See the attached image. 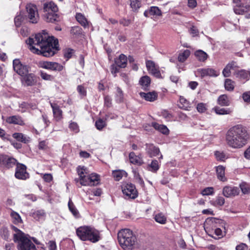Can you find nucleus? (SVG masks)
<instances>
[{
  "label": "nucleus",
  "mask_w": 250,
  "mask_h": 250,
  "mask_svg": "<svg viewBox=\"0 0 250 250\" xmlns=\"http://www.w3.org/2000/svg\"><path fill=\"white\" fill-rule=\"evenodd\" d=\"M77 90L82 98L86 96V88L83 85H79L77 87Z\"/></svg>",
  "instance_id": "de8ad7c7"
},
{
  "label": "nucleus",
  "mask_w": 250,
  "mask_h": 250,
  "mask_svg": "<svg viewBox=\"0 0 250 250\" xmlns=\"http://www.w3.org/2000/svg\"><path fill=\"white\" fill-rule=\"evenodd\" d=\"M225 89L228 91H232L234 88V83L231 80L227 79L225 82Z\"/></svg>",
  "instance_id": "a18cd8bd"
},
{
  "label": "nucleus",
  "mask_w": 250,
  "mask_h": 250,
  "mask_svg": "<svg viewBox=\"0 0 250 250\" xmlns=\"http://www.w3.org/2000/svg\"><path fill=\"white\" fill-rule=\"evenodd\" d=\"M249 139L246 128L241 125L232 126L227 131L225 140L227 144L233 148H240L245 146Z\"/></svg>",
  "instance_id": "f03ea898"
},
{
  "label": "nucleus",
  "mask_w": 250,
  "mask_h": 250,
  "mask_svg": "<svg viewBox=\"0 0 250 250\" xmlns=\"http://www.w3.org/2000/svg\"><path fill=\"white\" fill-rule=\"evenodd\" d=\"M218 103L222 106L229 105V101L227 95L224 94L220 96L218 99Z\"/></svg>",
  "instance_id": "e433bc0d"
},
{
  "label": "nucleus",
  "mask_w": 250,
  "mask_h": 250,
  "mask_svg": "<svg viewBox=\"0 0 250 250\" xmlns=\"http://www.w3.org/2000/svg\"><path fill=\"white\" fill-rule=\"evenodd\" d=\"M215 113L218 115L229 114L231 112L230 109H226L224 108H220L216 107L214 108Z\"/></svg>",
  "instance_id": "c03bdc74"
},
{
  "label": "nucleus",
  "mask_w": 250,
  "mask_h": 250,
  "mask_svg": "<svg viewBox=\"0 0 250 250\" xmlns=\"http://www.w3.org/2000/svg\"><path fill=\"white\" fill-rule=\"evenodd\" d=\"M23 20V18L22 16L21 15L17 16L15 18V23L16 26L17 27L20 26L21 25Z\"/></svg>",
  "instance_id": "680f3d73"
},
{
  "label": "nucleus",
  "mask_w": 250,
  "mask_h": 250,
  "mask_svg": "<svg viewBox=\"0 0 250 250\" xmlns=\"http://www.w3.org/2000/svg\"><path fill=\"white\" fill-rule=\"evenodd\" d=\"M76 233L82 241H89L92 243H96L101 239L99 231L90 227H80L77 229Z\"/></svg>",
  "instance_id": "20e7f679"
},
{
  "label": "nucleus",
  "mask_w": 250,
  "mask_h": 250,
  "mask_svg": "<svg viewBox=\"0 0 250 250\" xmlns=\"http://www.w3.org/2000/svg\"><path fill=\"white\" fill-rule=\"evenodd\" d=\"M50 105L52 108L54 119L57 122L60 121L63 118L62 111L56 103H50Z\"/></svg>",
  "instance_id": "dca6fc26"
},
{
  "label": "nucleus",
  "mask_w": 250,
  "mask_h": 250,
  "mask_svg": "<svg viewBox=\"0 0 250 250\" xmlns=\"http://www.w3.org/2000/svg\"><path fill=\"white\" fill-rule=\"evenodd\" d=\"M146 150L151 157L157 156L160 152L159 149L152 144H147Z\"/></svg>",
  "instance_id": "a878e982"
},
{
  "label": "nucleus",
  "mask_w": 250,
  "mask_h": 250,
  "mask_svg": "<svg viewBox=\"0 0 250 250\" xmlns=\"http://www.w3.org/2000/svg\"><path fill=\"white\" fill-rule=\"evenodd\" d=\"M26 42L31 52L44 57L52 56L59 50L58 40L50 37L45 31L30 37Z\"/></svg>",
  "instance_id": "f257e3e1"
},
{
  "label": "nucleus",
  "mask_w": 250,
  "mask_h": 250,
  "mask_svg": "<svg viewBox=\"0 0 250 250\" xmlns=\"http://www.w3.org/2000/svg\"><path fill=\"white\" fill-rule=\"evenodd\" d=\"M77 172L79 176L80 179H76L75 180L76 182L78 183L79 182L82 186H90L88 175H86L87 174L86 168L84 167H79L77 168Z\"/></svg>",
  "instance_id": "1a4fd4ad"
},
{
  "label": "nucleus",
  "mask_w": 250,
  "mask_h": 250,
  "mask_svg": "<svg viewBox=\"0 0 250 250\" xmlns=\"http://www.w3.org/2000/svg\"><path fill=\"white\" fill-rule=\"evenodd\" d=\"M152 126L156 130H158L164 134H168L169 130L167 127L163 125H160L157 123H152Z\"/></svg>",
  "instance_id": "c756f323"
},
{
  "label": "nucleus",
  "mask_w": 250,
  "mask_h": 250,
  "mask_svg": "<svg viewBox=\"0 0 250 250\" xmlns=\"http://www.w3.org/2000/svg\"><path fill=\"white\" fill-rule=\"evenodd\" d=\"M225 203V199L223 197H217L216 200L214 201V205L219 206H223Z\"/></svg>",
  "instance_id": "e2e57ef3"
},
{
  "label": "nucleus",
  "mask_w": 250,
  "mask_h": 250,
  "mask_svg": "<svg viewBox=\"0 0 250 250\" xmlns=\"http://www.w3.org/2000/svg\"><path fill=\"white\" fill-rule=\"evenodd\" d=\"M223 224V221L221 219L214 218L209 217L208 218L205 223L204 227L205 229H214V228L222 226Z\"/></svg>",
  "instance_id": "9d476101"
},
{
  "label": "nucleus",
  "mask_w": 250,
  "mask_h": 250,
  "mask_svg": "<svg viewBox=\"0 0 250 250\" xmlns=\"http://www.w3.org/2000/svg\"><path fill=\"white\" fill-rule=\"evenodd\" d=\"M195 56L199 61L202 62L205 61L208 57L207 53L201 50L196 51L195 52Z\"/></svg>",
  "instance_id": "ea45409f"
},
{
  "label": "nucleus",
  "mask_w": 250,
  "mask_h": 250,
  "mask_svg": "<svg viewBox=\"0 0 250 250\" xmlns=\"http://www.w3.org/2000/svg\"><path fill=\"white\" fill-rule=\"evenodd\" d=\"M240 191L237 187L227 186L223 189V194L226 197H232L238 195Z\"/></svg>",
  "instance_id": "4468645a"
},
{
  "label": "nucleus",
  "mask_w": 250,
  "mask_h": 250,
  "mask_svg": "<svg viewBox=\"0 0 250 250\" xmlns=\"http://www.w3.org/2000/svg\"><path fill=\"white\" fill-rule=\"evenodd\" d=\"M134 177L137 183H138L141 186L144 184L143 179L141 177L139 172L136 170L133 171Z\"/></svg>",
  "instance_id": "3c124183"
},
{
  "label": "nucleus",
  "mask_w": 250,
  "mask_h": 250,
  "mask_svg": "<svg viewBox=\"0 0 250 250\" xmlns=\"http://www.w3.org/2000/svg\"><path fill=\"white\" fill-rule=\"evenodd\" d=\"M68 206L70 211L72 213L74 216L76 218H79L80 216L79 212L76 208L71 199H69V200Z\"/></svg>",
  "instance_id": "72a5a7b5"
},
{
  "label": "nucleus",
  "mask_w": 250,
  "mask_h": 250,
  "mask_svg": "<svg viewBox=\"0 0 250 250\" xmlns=\"http://www.w3.org/2000/svg\"><path fill=\"white\" fill-rule=\"evenodd\" d=\"M12 137L18 141L26 144L30 141V138L21 133H14Z\"/></svg>",
  "instance_id": "b1692460"
},
{
  "label": "nucleus",
  "mask_w": 250,
  "mask_h": 250,
  "mask_svg": "<svg viewBox=\"0 0 250 250\" xmlns=\"http://www.w3.org/2000/svg\"><path fill=\"white\" fill-rule=\"evenodd\" d=\"M104 105L107 107H110L112 104L111 99L108 96H106L104 98Z\"/></svg>",
  "instance_id": "774afa93"
},
{
  "label": "nucleus",
  "mask_w": 250,
  "mask_h": 250,
  "mask_svg": "<svg viewBox=\"0 0 250 250\" xmlns=\"http://www.w3.org/2000/svg\"><path fill=\"white\" fill-rule=\"evenodd\" d=\"M26 8L30 22L32 23H37L39 16L37 6L33 4L29 3L27 4Z\"/></svg>",
  "instance_id": "6e6552de"
},
{
  "label": "nucleus",
  "mask_w": 250,
  "mask_h": 250,
  "mask_svg": "<svg viewBox=\"0 0 250 250\" xmlns=\"http://www.w3.org/2000/svg\"><path fill=\"white\" fill-rule=\"evenodd\" d=\"M43 10L44 13L57 12L58 8L54 2L50 1L44 4Z\"/></svg>",
  "instance_id": "4be33fe9"
},
{
  "label": "nucleus",
  "mask_w": 250,
  "mask_h": 250,
  "mask_svg": "<svg viewBox=\"0 0 250 250\" xmlns=\"http://www.w3.org/2000/svg\"><path fill=\"white\" fill-rule=\"evenodd\" d=\"M115 62L117 65L121 68H125L126 65L127 57L124 54L119 56L118 59L116 60Z\"/></svg>",
  "instance_id": "2f4dec72"
},
{
  "label": "nucleus",
  "mask_w": 250,
  "mask_h": 250,
  "mask_svg": "<svg viewBox=\"0 0 250 250\" xmlns=\"http://www.w3.org/2000/svg\"><path fill=\"white\" fill-rule=\"evenodd\" d=\"M234 75L240 80L246 82L249 79L250 72L245 70H240L234 72Z\"/></svg>",
  "instance_id": "5701e85b"
},
{
  "label": "nucleus",
  "mask_w": 250,
  "mask_h": 250,
  "mask_svg": "<svg viewBox=\"0 0 250 250\" xmlns=\"http://www.w3.org/2000/svg\"><path fill=\"white\" fill-rule=\"evenodd\" d=\"M77 21L84 28L89 27L90 22L87 20L84 15L81 13H77L75 16Z\"/></svg>",
  "instance_id": "6ab92c4d"
},
{
  "label": "nucleus",
  "mask_w": 250,
  "mask_h": 250,
  "mask_svg": "<svg viewBox=\"0 0 250 250\" xmlns=\"http://www.w3.org/2000/svg\"><path fill=\"white\" fill-rule=\"evenodd\" d=\"M41 77L44 80L52 81L54 80V77L53 76L48 74L43 71L41 72Z\"/></svg>",
  "instance_id": "4d7b16f0"
},
{
  "label": "nucleus",
  "mask_w": 250,
  "mask_h": 250,
  "mask_svg": "<svg viewBox=\"0 0 250 250\" xmlns=\"http://www.w3.org/2000/svg\"><path fill=\"white\" fill-rule=\"evenodd\" d=\"M203 195H210L214 193V188L212 187H208L204 188L201 192Z\"/></svg>",
  "instance_id": "6e6d98bb"
},
{
  "label": "nucleus",
  "mask_w": 250,
  "mask_h": 250,
  "mask_svg": "<svg viewBox=\"0 0 250 250\" xmlns=\"http://www.w3.org/2000/svg\"><path fill=\"white\" fill-rule=\"evenodd\" d=\"M178 106L181 109L189 110L191 107V104L184 97L180 96L179 98V103L178 104Z\"/></svg>",
  "instance_id": "cd10ccee"
},
{
  "label": "nucleus",
  "mask_w": 250,
  "mask_h": 250,
  "mask_svg": "<svg viewBox=\"0 0 250 250\" xmlns=\"http://www.w3.org/2000/svg\"><path fill=\"white\" fill-rule=\"evenodd\" d=\"M127 175V173L123 170H116L112 172V175L117 181H120L123 177H126Z\"/></svg>",
  "instance_id": "7c9ffc66"
},
{
  "label": "nucleus",
  "mask_w": 250,
  "mask_h": 250,
  "mask_svg": "<svg viewBox=\"0 0 250 250\" xmlns=\"http://www.w3.org/2000/svg\"><path fill=\"white\" fill-rule=\"evenodd\" d=\"M235 14L243 15L250 11V0H233Z\"/></svg>",
  "instance_id": "423d86ee"
},
{
  "label": "nucleus",
  "mask_w": 250,
  "mask_h": 250,
  "mask_svg": "<svg viewBox=\"0 0 250 250\" xmlns=\"http://www.w3.org/2000/svg\"><path fill=\"white\" fill-rule=\"evenodd\" d=\"M230 67L229 65H227L224 68L222 73L225 77H229L230 76L231 71Z\"/></svg>",
  "instance_id": "bf43d9fd"
},
{
  "label": "nucleus",
  "mask_w": 250,
  "mask_h": 250,
  "mask_svg": "<svg viewBox=\"0 0 250 250\" xmlns=\"http://www.w3.org/2000/svg\"><path fill=\"white\" fill-rule=\"evenodd\" d=\"M129 159L130 162L133 164L141 166L143 164L142 159L138 156L135 155V153L131 152L129 154Z\"/></svg>",
  "instance_id": "393cba45"
},
{
  "label": "nucleus",
  "mask_w": 250,
  "mask_h": 250,
  "mask_svg": "<svg viewBox=\"0 0 250 250\" xmlns=\"http://www.w3.org/2000/svg\"><path fill=\"white\" fill-rule=\"evenodd\" d=\"M149 167L151 168L150 170L152 172H156L159 168V165L158 161L156 160H153Z\"/></svg>",
  "instance_id": "8fccbe9b"
},
{
  "label": "nucleus",
  "mask_w": 250,
  "mask_h": 250,
  "mask_svg": "<svg viewBox=\"0 0 250 250\" xmlns=\"http://www.w3.org/2000/svg\"><path fill=\"white\" fill-rule=\"evenodd\" d=\"M130 6L134 11L137 10L141 6V2L139 0H130Z\"/></svg>",
  "instance_id": "603ef678"
},
{
  "label": "nucleus",
  "mask_w": 250,
  "mask_h": 250,
  "mask_svg": "<svg viewBox=\"0 0 250 250\" xmlns=\"http://www.w3.org/2000/svg\"><path fill=\"white\" fill-rule=\"evenodd\" d=\"M44 17L45 20L48 22H54L59 21V19L57 12L44 13Z\"/></svg>",
  "instance_id": "bb28decb"
},
{
  "label": "nucleus",
  "mask_w": 250,
  "mask_h": 250,
  "mask_svg": "<svg viewBox=\"0 0 250 250\" xmlns=\"http://www.w3.org/2000/svg\"><path fill=\"white\" fill-rule=\"evenodd\" d=\"M196 108L199 112H205L207 110L206 104L202 103H199L197 104Z\"/></svg>",
  "instance_id": "052dcab7"
},
{
  "label": "nucleus",
  "mask_w": 250,
  "mask_h": 250,
  "mask_svg": "<svg viewBox=\"0 0 250 250\" xmlns=\"http://www.w3.org/2000/svg\"><path fill=\"white\" fill-rule=\"evenodd\" d=\"M242 193L244 194L250 193V185L246 182H242L239 185Z\"/></svg>",
  "instance_id": "37998d69"
},
{
  "label": "nucleus",
  "mask_w": 250,
  "mask_h": 250,
  "mask_svg": "<svg viewBox=\"0 0 250 250\" xmlns=\"http://www.w3.org/2000/svg\"><path fill=\"white\" fill-rule=\"evenodd\" d=\"M15 177L19 179L25 180L29 178V174L26 171V167L21 164H17Z\"/></svg>",
  "instance_id": "ddd939ff"
},
{
  "label": "nucleus",
  "mask_w": 250,
  "mask_h": 250,
  "mask_svg": "<svg viewBox=\"0 0 250 250\" xmlns=\"http://www.w3.org/2000/svg\"><path fill=\"white\" fill-rule=\"evenodd\" d=\"M17 164V160L13 158L6 155L3 167L9 168L13 167Z\"/></svg>",
  "instance_id": "473e14b6"
},
{
  "label": "nucleus",
  "mask_w": 250,
  "mask_h": 250,
  "mask_svg": "<svg viewBox=\"0 0 250 250\" xmlns=\"http://www.w3.org/2000/svg\"><path fill=\"white\" fill-rule=\"evenodd\" d=\"M42 178L46 182L50 183L53 180V176L51 174L45 173L43 175Z\"/></svg>",
  "instance_id": "69168bd1"
},
{
  "label": "nucleus",
  "mask_w": 250,
  "mask_h": 250,
  "mask_svg": "<svg viewBox=\"0 0 250 250\" xmlns=\"http://www.w3.org/2000/svg\"><path fill=\"white\" fill-rule=\"evenodd\" d=\"M149 10L151 16L158 17L162 15L161 10L157 6H151Z\"/></svg>",
  "instance_id": "79ce46f5"
},
{
  "label": "nucleus",
  "mask_w": 250,
  "mask_h": 250,
  "mask_svg": "<svg viewBox=\"0 0 250 250\" xmlns=\"http://www.w3.org/2000/svg\"><path fill=\"white\" fill-rule=\"evenodd\" d=\"M124 99V94L122 90L119 87L117 88L116 93V100L117 102L121 103L123 102Z\"/></svg>",
  "instance_id": "09e8293b"
},
{
  "label": "nucleus",
  "mask_w": 250,
  "mask_h": 250,
  "mask_svg": "<svg viewBox=\"0 0 250 250\" xmlns=\"http://www.w3.org/2000/svg\"><path fill=\"white\" fill-rule=\"evenodd\" d=\"M242 98L245 102L250 103V91L244 92L242 95Z\"/></svg>",
  "instance_id": "0e129e2a"
},
{
  "label": "nucleus",
  "mask_w": 250,
  "mask_h": 250,
  "mask_svg": "<svg viewBox=\"0 0 250 250\" xmlns=\"http://www.w3.org/2000/svg\"><path fill=\"white\" fill-rule=\"evenodd\" d=\"M15 233L13 234V240L18 243V250H37L35 245L30 239V237L25 234L15 226H12Z\"/></svg>",
  "instance_id": "7ed1b4c3"
},
{
  "label": "nucleus",
  "mask_w": 250,
  "mask_h": 250,
  "mask_svg": "<svg viewBox=\"0 0 250 250\" xmlns=\"http://www.w3.org/2000/svg\"><path fill=\"white\" fill-rule=\"evenodd\" d=\"M10 213L12 222L15 224H18L22 222L21 218L18 213L12 210Z\"/></svg>",
  "instance_id": "c9c22d12"
},
{
  "label": "nucleus",
  "mask_w": 250,
  "mask_h": 250,
  "mask_svg": "<svg viewBox=\"0 0 250 250\" xmlns=\"http://www.w3.org/2000/svg\"><path fill=\"white\" fill-rule=\"evenodd\" d=\"M190 55V51L186 49L179 53L178 60L180 62H185Z\"/></svg>",
  "instance_id": "f704fd0d"
},
{
  "label": "nucleus",
  "mask_w": 250,
  "mask_h": 250,
  "mask_svg": "<svg viewBox=\"0 0 250 250\" xmlns=\"http://www.w3.org/2000/svg\"><path fill=\"white\" fill-rule=\"evenodd\" d=\"M106 125L104 121L101 119H98L95 123V126L98 130H102Z\"/></svg>",
  "instance_id": "5fc2aeb1"
},
{
  "label": "nucleus",
  "mask_w": 250,
  "mask_h": 250,
  "mask_svg": "<svg viewBox=\"0 0 250 250\" xmlns=\"http://www.w3.org/2000/svg\"><path fill=\"white\" fill-rule=\"evenodd\" d=\"M6 122L10 124H15L20 125H24V123L21 117L17 115H14L7 117L6 119Z\"/></svg>",
  "instance_id": "412c9836"
},
{
  "label": "nucleus",
  "mask_w": 250,
  "mask_h": 250,
  "mask_svg": "<svg viewBox=\"0 0 250 250\" xmlns=\"http://www.w3.org/2000/svg\"><path fill=\"white\" fill-rule=\"evenodd\" d=\"M225 167L222 166L217 167L216 169L218 178L223 182L227 181V178L225 176Z\"/></svg>",
  "instance_id": "c85d7f7f"
},
{
  "label": "nucleus",
  "mask_w": 250,
  "mask_h": 250,
  "mask_svg": "<svg viewBox=\"0 0 250 250\" xmlns=\"http://www.w3.org/2000/svg\"><path fill=\"white\" fill-rule=\"evenodd\" d=\"M139 83L142 87L146 89L150 83V78L147 76H145L141 78Z\"/></svg>",
  "instance_id": "4c0bfd02"
},
{
  "label": "nucleus",
  "mask_w": 250,
  "mask_h": 250,
  "mask_svg": "<svg viewBox=\"0 0 250 250\" xmlns=\"http://www.w3.org/2000/svg\"><path fill=\"white\" fill-rule=\"evenodd\" d=\"M118 239L121 246L125 250L130 249L135 244L136 238L129 229H124L118 233Z\"/></svg>",
  "instance_id": "39448f33"
},
{
  "label": "nucleus",
  "mask_w": 250,
  "mask_h": 250,
  "mask_svg": "<svg viewBox=\"0 0 250 250\" xmlns=\"http://www.w3.org/2000/svg\"><path fill=\"white\" fill-rule=\"evenodd\" d=\"M22 76V83L24 86H32L37 83L36 77L32 73H27Z\"/></svg>",
  "instance_id": "2eb2a0df"
},
{
  "label": "nucleus",
  "mask_w": 250,
  "mask_h": 250,
  "mask_svg": "<svg viewBox=\"0 0 250 250\" xmlns=\"http://www.w3.org/2000/svg\"><path fill=\"white\" fill-rule=\"evenodd\" d=\"M215 156L216 159L218 161H224L227 159L226 155L223 152L217 151L215 152Z\"/></svg>",
  "instance_id": "864d4df0"
},
{
  "label": "nucleus",
  "mask_w": 250,
  "mask_h": 250,
  "mask_svg": "<svg viewBox=\"0 0 250 250\" xmlns=\"http://www.w3.org/2000/svg\"><path fill=\"white\" fill-rule=\"evenodd\" d=\"M68 127L71 131H73L75 133H78L80 131L78 125L75 122L70 121Z\"/></svg>",
  "instance_id": "49530a36"
},
{
  "label": "nucleus",
  "mask_w": 250,
  "mask_h": 250,
  "mask_svg": "<svg viewBox=\"0 0 250 250\" xmlns=\"http://www.w3.org/2000/svg\"><path fill=\"white\" fill-rule=\"evenodd\" d=\"M146 66L148 71L156 77H160L161 74L157 67L155 65L154 62L151 61L146 62Z\"/></svg>",
  "instance_id": "f3484780"
},
{
  "label": "nucleus",
  "mask_w": 250,
  "mask_h": 250,
  "mask_svg": "<svg viewBox=\"0 0 250 250\" xmlns=\"http://www.w3.org/2000/svg\"><path fill=\"white\" fill-rule=\"evenodd\" d=\"M141 98L144 99L147 101L150 102L155 101L158 97L157 93L155 91L149 92L147 93L140 92L139 93Z\"/></svg>",
  "instance_id": "aec40b11"
},
{
  "label": "nucleus",
  "mask_w": 250,
  "mask_h": 250,
  "mask_svg": "<svg viewBox=\"0 0 250 250\" xmlns=\"http://www.w3.org/2000/svg\"><path fill=\"white\" fill-rule=\"evenodd\" d=\"M122 190L126 198L135 199L138 196L135 186L131 183H124L122 185Z\"/></svg>",
  "instance_id": "0eeeda50"
},
{
  "label": "nucleus",
  "mask_w": 250,
  "mask_h": 250,
  "mask_svg": "<svg viewBox=\"0 0 250 250\" xmlns=\"http://www.w3.org/2000/svg\"><path fill=\"white\" fill-rule=\"evenodd\" d=\"M154 219L158 223L165 224L167 222L166 216L162 213H158L154 216Z\"/></svg>",
  "instance_id": "58836bf2"
},
{
  "label": "nucleus",
  "mask_w": 250,
  "mask_h": 250,
  "mask_svg": "<svg viewBox=\"0 0 250 250\" xmlns=\"http://www.w3.org/2000/svg\"><path fill=\"white\" fill-rule=\"evenodd\" d=\"M39 66L41 68L52 71H61L63 69V66L56 62H40Z\"/></svg>",
  "instance_id": "9b49d317"
},
{
  "label": "nucleus",
  "mask_w": 250,
  "mask_h": 250,
  "mask_svg": "<svg viewBox=\"0 0 250 250\" xmlns=\"http://www.w3.org/2000/svg\"><path fill=\"white\" fill-rule=\"evenodd\" d=\"M214 234L218 237V238H222L223 236V233L222 230L218 227L214 228Z\"/></svg>",
  "instance_id": "338daca9"
},
{
  "label": "nucleus",
  "mask_w": 250,
  "mask_h": 250,
  "mask_svg": "<svg viewBox=\"0 0 250 250\" xmlns=\"http://www.w3.org/2000/svg\"><path fill=\"white\" fill-rule=\"evenodd\" d=\"M198 72L201 77H204L206 76H217L219 74L218 72L214 69L210 68L199 69Z\"/></svg>",
  "instance_id": "a211bd4d"
},
{
  "label": "nucleus",
  "mask_w": 250,
  "mask_h": 250,
  "mask_svg": "<svg viewBox=\"0 0 250 250\" xmlns=\"http://www.w3.org/2000/svg\"><path fill=\"white\" fill-rule=\"evenodd\" d=\"M13 65L14 71L21 76H24L28 72V67L21 64L19 59H15Z\"/></svg>",
  "instance_id": "f8f14e48"
},
{
  "label": "nucleus",
  "mask_w": 250,
  "mask_h": 250,
  "mask_svg": "<svg viewBox=\"0 0 250 250\" xmlns=\"http://www.w3.org/2000/svg\"><path fill=\"white\" fill-rule=\"evenodd\" d=\"M73 53L74 51L73 49L70 48L66 49L64 50V57L68 60L71 58Z\"/></svg>",
  "instance_id": "13d9d810"
},
{
  "label": "nucleus",
  "mask_w": 250,
  "mask_h": 250,
  "mask_svg": "<svg viewBox=\"0 0 250 250\" xmlns=\"http://www.w3.org/2000/svg\"><path fill=\"white\" fill-rule=\"evenodd\" d=\"M89 179L90 181V186H95L98 183L99 181V176L96 173H91L88 175Z\"/></svg>",
  "instance_id": "a19ab883"
}]
</instances>
